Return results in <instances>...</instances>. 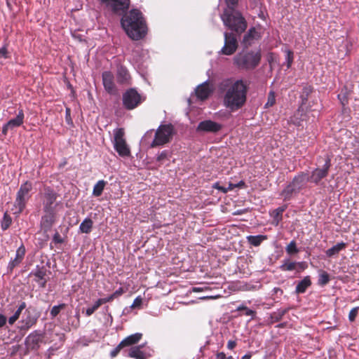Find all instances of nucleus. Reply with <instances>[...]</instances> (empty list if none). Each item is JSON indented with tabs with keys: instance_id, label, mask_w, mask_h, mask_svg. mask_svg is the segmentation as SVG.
I'll use <instances>...</instances> for the list:
<instances>
[{
	"instance_id": "1",
	"label": "nucleus",
	"mask_w": 359,
	"mask_h": 359,
	"mask_svg": "<svg viewBox=\"0 0 359 359\" xmlns=\"http://www.w3.org/2000/svg\"><path fill=\"white\" fill-rule=\"evenodd\" d=\"M219 88L225 93L224 105L231 111L238 110L245 103L247 86L242 80L224 79L219 83Z\"/></svg>"
},
{
	"instance_id": "2",
	"label": "nucleus",
	"mask_w": 359,
	"mask_h": 359,
	"mask_svg": "<svg viewBox=\"0 0 359 359\" xmlns=\"http://www.w3.org/2000/svg\"><path fill=\"white\" fill-rule=\"evenodd\" d=\"M121 25L127 35L133 40L142 39L147 32L142 13L137 9H132L125 13L121 19Z\"/></svg>"
},
{
	"instance_id": "3",
	"label": "nucleus",
	"mask_w": 359,
	"mask_h": 359,
	"mask_svg": "<svg viewBox=\"0 0 359 359\" xmlns=\"http://www.w3.org/2000/svg\"><path fill=\"white\" fill-rule=\"evenodd\" d=\"M226 8L221 15L224 25L236 32L241 34L247 28V22L242 14L236 9L238 0H225Z\"/></svg>"
},
{
	"instance_id": "4",
	"label": "nucleus",
	"mask_w": 359,
	"mask_h": 359,
	"mask_svg": "<svg viewBox=\"0 0 359 359\" xmlns=\"http://www.w3.org/2000/svg\"><path fill=\"white\" fill-rule=\"evenodd\" d=\"M261 53L259 51L241 52L233 57V63L240 69H253L259 63Z\"/></svg>"
},
{
	"instance_id": "5",
	"label": "nucleus",
	"mask_w": 359,
	"mask_h": 359,
	"mask_svg": "<svg viewBox=\"0 0 359 359\" xmlns=\"http://www.w3.org/2000/svg\"><path fill=\"white\" fill-rule=\"evenodd\" d=\"M318 166L309 174V182L316 185L320 184L321 181L327 177L332 165L331 158L328 155L319 157L317 160Z\"/></svg>"
},
{
	"instance_id": "6",
	"label": "nucleus",
	"mask_w": 359,
	"mask_h": 359,
	"mask_svg": "<svg viewBox=\"0 0 359 359\" xmlns=\"http://www.w3.org/2000/svg\"><path fill=\"white\" fill-rule=\"evenodd\" d=\"M32 190V184L26 181L21 184L16 194V198L11 209L14 215H20L26 207V204L31 197V191Z\"/></svg>"
},
{
	"instance_id": "7",
	"label": "nucleus",
	"mask_w": 359,
	"mask_h": 359,
	"mask_svg": "<svg viewBox=\"0 0 359 359\" xmlns=\"http://www.w3.org/2000/svg\"><path fill=\"white\" fill-rule=\"evenodd\" d=\"M174 134V128L171 124L161 125L157 128L155 137L151 143V147L164 145L170 142Z\"/></svg>"
},
{
	"instance_id": "8",
	"label": "nucleus",
	"mask_w": 359,
	"mask_h": 359,
	"mask_svg": "<svg viewBox=\"0 0 359 359\" xmlns=\"http://www.w3.org/2000/svg\"><path fill=\"white\" fill-rule=\"evenodd\" d=\"M114 147L115 150L121 156H128L130 154V149L124 138V130L123 128H117L114 131Z\"/></svg>"
},
{
	"instance_id": "9",
	"label": "nucleus",
	"mask_w": 359,
	"mask_h": 359,
	"mask_svg": "<svg viewBox=\"0 0 359 359\" xmlns=\"http://www.w3.org/2000/svg\"><path fill=\"white\" fill-rule=\"evenodd\" d=\"M141 102V95L134 88L128 90L123 95V106L128 110L136 108Z\"/></svg>"
},
{
	"instance_id": "10",
	"label": "nucleus",
	"mask_w": 359,
	"mask_h": 359,
	"mask_svg": "<svg viewBox=\"0 0 359 359\" xmlns=\"http://www.w3.org/2000/svg\"><path fill=\"white\" fill-rule=\"evenodd\" d=\"M224 44L220 53L231 55L235 53L238 47L237 39L233 34L224 32Z\"/></svg>"
},
{
	"instance_id": "11",
	"label": "nucleus",
	"mask_w": 359,
	"mask_h": 359,
	"mask_svg": "<svg viewBox=\"0 0 359 359\" xmlns=\"http://www.w3.org/2000/svg\"><path fill=\"white\" fill-rule=\"evenodd\" d=\"M57 194L51 189H45L43 199V209L44 212L55 211L54 203L57 199Z\"/></svg>"
},
{
	"instance_id": "12",
	"label": "nucleus",
	"mask_w": 359,
	"mask_h": 359,
	"mask_svg": "<svg viewBox=\"0 0 359 359\" xmlns=\"http://www.w3.org/2000/svg\"><path fill=\"white\" fill-rule=\"evenodd\" d=\"M222 128V126L217 123L215 121L211 120H205L201 121L197 128V132H203V133H216L219 132Z\"/></svg>"
},
{
	"instance_id": "13",
	"label": "nucleus",
	"mask_w": 359,
	"mask_h": 359,
	"mask_svg": "<svg viewBox=\"0 0 359 359\" xmlns=\"http://www.w3.org/2000/svg\"><path fill=\"white\" fill-rule=\"evenodd\" d=\"M106 6L109 8L112 11L117 13L119 11H125L130 5V0H100Z\"/></svg>"
},
{
	"instance_id": "14",
	"label": "nucleus",
	"mask_w": 359,
	"mask_h": 359,
	"mask_svg": "<svg viewBox=\"0 0 359 359\" xmlns=\"http://www.w3.org/2000/svg\"><path fill=\"white\" fill-rule=\"evenodd\" d=\"M102 77L105 90L109 94H115L116 89L113 74L109 71H106L102 73Z\"/></svg>"
},
{
	"instance_id": "15",
	"label": "nucleus",
	"mask_w": 359,
	"mask_h": 359,
	"mask_svg": "<svg viewBox=\"0 0 359 359\" xmlns=\"http://www.w3.org/2000/svg\"><path fill=\"white\" fill-rule=\"evenodd\" d=\"M24 113L20 109L15 118L11 119L2 128V133L6 135L8 131L20 126L23 123Z\"/></svg>"
},
{
	"instance_id": "16",
	"label": "nucleus",
	"mask_w": 359,
	"mask_h": 359,
	"mask_svg": "<svg viewBox=\"0 0 359 359\" xmlns=\"http://www.w3.org/2000/svg\"><path fill=\"white\" fill-rule=\"evenodd\" d=\"M45 215L42 216L40 225L41 228L45 231H48L56 220V214L55 211L44 212Z\"/></svg>"
},
{
	"instance_id": "17",
	"label": "nucleus",
	"mask_w": 359,
	"mask_h": 359,
	"mask_svg": "<svg viewBox=\"0 0 359 359\" xmlns=\"http://www.w3.org/2000/svg\"><path fill=\"white\" fill-rule=\"evenodd\" d=\"M42 340V334L39 331H34L25 339L26 346L31 349L36 350L39 347V343Z\"/></svg>"
},
{
	"instance_id": "18",
	"label": "nucleus",
	"mask_w": 359,
	"mask_h": 359,
	"mask_svg": "<svg viewBox=\"0 0 359 359\" xmlns=\"http://www.w3.org/2000/svg\"><path fill=\"white\" fill-rule=\"evenodd\" d=\"M212 90V86H210L208 81H205L196 88V95L198 99L204 100L209 97Z\"/></svg>"
},
{
	"instance_id": "19",
	"label": "nucleus",
	"mask_w": 359,
	"mask_h": 359,
	"mask_svg": "<svg viewBox=\"0 0 359 359\" xmlns=\"http://www.w3.org/2000/svg\"><path fill=\"white\" fill-rule=\"evenodd\" d=\"M26 318L20 321L19 329L20 331H27L36 323L38 316L31 313L29 309L25 311Z\"/></svg>"
},
{
	"instance_id": "20",
	"label": "nucleus",
	"mask_w": 359,
	"mask_h": 359,
	"mask_svg": "<svg viewBox=\"0 0 359 359\" xmlns=\"http://www.w3.org/2000/svg\"><path fill=\"white\" fill-rule=\"evenodd\" d=\"M47 270L44 266H36L34 271L30 273V276H35V281L39 283L40 287H45L47 280L46 279Z\"/></svg>"
},
{
	"instance_id": "21",
	"label": "nucleus",
	"mask_w": 359,
	"mask_h": 359,
	"mask_svg": "<svg viewBox=\"0 0 359 359\" xmlns=\"http://www.w3.org/2000/svg\"><path fill=\"white\" fill-rule=\"evenodd\" d=\"M309 182V174L306 172H299L292 179L291 183L297 188L299 191L306 187V184Z\"/></svg>"
},
{
	"instance_id": "22",
	"label": "nucleus",
	"mask_w": 359,
	"mask_h": 359,
	"mask_svg": "<svg viewBox=\"0 0 359 359\" xmlns=\"http://www.w3.org/2000/svg\"><path fill=\"white\" fill-rule=\"evenodd\" d=\"M116 76L118 83L122 84L129 83L130 76L128 69L122 65H119L118 67Z\"/></svg>"
},
{
	"instance_id": "23",
	"label": "nucleus",
	"mask_w": 359,
	"mask_h": 359,
	"mask_svg": "<svg viewBox=\"0 0 359 359\" xmlns=\"http://www.w3.org/2000/svg\"><path fill=\"white\" fill-rule=\"evenodd\" d=\"M299 190L291 183L290 182L285 188L281 191L280 196L283 197L284 201H290L291 200L294 196L299 194Z\"/></svg>"
},
{
	"instance_id": "24",
	"label": "nucleus",
	"mask_w": 359,
	"mask_h": 359,
	"mask_svg": "<svg viewBox=\"0 0 359 359\" xmlns=\"http://www.w3.org/2000/svg\"><path fill=\"white\" fill-rule=\"evenodd\" d=\"M142 334L141 333L131 334L121 341V346L126 347L135 344L142 339Z\"/></svg>"
},
{
	"instance_id": "25",
	"label": "nucleus",
	"mask_w": 359,
	"mask_h": 359,
	"mask_svg": "<svg viewBox=\"0 0 359 359\" xmlns=\"http://www.w3.org/2000/svg\"><path fill=\"white\" fill-rule=\"evenodd\" d=\"M143 346V345H140L130 348L127 355L135 359H146L145 353L141 351Z\"/></svg>"
},
{
	"instance_id": "26",
	"label": "nucleus",
	"mask_w": 359,
	"mask_h": 359,
	"mask_svg": "<svg viewBox=\"0 0 359 359\" xmlns=\"http://www.w3.org/2000/svg\"><path fill=\"white\" fill-rule=\"evenodd\" d=\"M311 285V278L309 276H305L296 286L295 292L297 294L304 293L306 289Z\"/></svg>"
},
{
	"instance_id": "27",
	"label": "nucleus",
	"mask_w": 359,
	"mask_h": 359,
	"mask_svg": "<svg viewBox=\"0 0 359 359\" xmlns=\"http://www.w3.org/2000/svg\"><path fill=\"white\" fill-rule=\"evenodd\" d=\"M346 246V244L344 242H341L334 245L331 248L326 250L325 254L328 257H332L337 255L341 250H344Z\"/></svg>"
},
{
	"instance_id": "28",
	"label": "nucleus",
	"mask_w": 359,
	"mask_h": 359,
	"mask_svg": "<svg viewBox=\"0 0 359 359\" xmlns=\"http://www.w3.org/2000/svg\"><path fill=\"white\" fill-rule=\"evenodd\" d=\"M93 224L92 219L87 217L81 223L79 230L81 233H89L92 230Z\"/></svg>"
},
{
	"instance_id": "29",
	"label": "nucleus",
	"mask_w": 359,
	"mask_h": 359,
	"mask_svg": "<svg viewBox=\"0 0 359 359\" xmlns=\"http://www.w3.org/2000/svg\"><path fill=\"white\" fill-rule=\"evenodd\" d=\"M107 182L104 180H99L93 187V195L98 197L101 196Z\"/></svg>"
},
{
	"instance_id": "30",
	"label": "nucleus",
	"mask_w": 359,
	"mask_h": 359,
	"mask_svg": "<svg viewBox=\"0 0 359 359\" xmlns=\"http://www.w3.org/2000/svg\"><path fill=\"white\" fill-rule=\"evenodd\" d=\"M285 210V207H279L273 211V223L278 225L282 220V215Z\"/></svg>"
},
{
	"instance_id": "31",
	"label": "nucleus",
	"mask_w": 359,
	"mask_h": 359,
	"mask_svg": "<svg viewBox=\"0 0 359 359\" xmlns=\"http://www.w3.org/2000/svg\"><path fill=\"white\" fill-rule=\"evenodd\" d=\"M265 238L266 236L262 235L249 236L247 237L248 242L254 246L259 245Z\"/></svg>"
},
{
	"instance_id": "32",
	"label": "nucleus",
	"mask_w": 359,
	"mask_h": 359,
	"mask_svg": "<svg viewBox=\"0 0 359 359\" xmlns=\"http://www.w3.org/2000/svg\"><path fill=\"white\" fill-rule=\"evenodd\" d=\"M255 33V28H251L244 35L243 43L245 46H248L251 43V41L254 39V34Z\"/></svg>"
},
{
	"instance_id": "33",
	"label": "nucleus",
	"mask_w": 359,
	"mask_h": 359,
	"mask_svg": "<svg viewBox=\"0 0 359 359\" xmlns=\"http://www.w3.org/2000/svg\"><path fill=\"white\" fill-rule=\"evenodd\" d=\"M330 281V276L325 271H320L319 273L318 285L324 286Z\"/></svg>"
},
{
	"instance_id": "34",
	"label": "nucleus",
	"mask_w": 359,
	"mask_h": 359,
	"mask_svg": "<svg viewBox=\"0 0 359 359\" xmlns=\"http://www.w3.org/2000/svg\"><path fill=\"white\" fill-rule=\"evenodd\" d=\"M285 250L288 255H294L299 252V249L297 248L295 241H290L285 248Z\"/></svg>"
},
{
	"instance_id": "35",
	"label": "nucleus",
	"mask_w": 359,
	"mask_h": 359,
	"mask_svg": "<svg viewBox=\"0 0 359 359\" xmlns=\"http://www.w3.org/2000/svg\"><path fill=\"white\" fill-rule=\"evenodd\" d=\"M12 222L11 217L6 212L4 215L3 219L1 222V227L2 230L5 231L9 228Z\"/></svg>"
},
{
	"instance_id": "36",
	"label": "nucleus",
	"mask_w": 359,
	"mask_h": 359,
	"mask_svg": "<svg viewBox=\"0 0 359 359\" xmlns=\"http://www.w3.org/2000/svg\"><path fill=\"white\" fill-rule=\"evenodd\" d=\"M65 304H60L59 305L53 306L50 312L51 318H55L59 314L60 311L65 308Z\"/></svg>"
},
{
	"instance_id": "37",
	"label": "nucleus",
	"mask_w": 359,
	"mask_h": 359,
	"mask_svg": "<svg viewBox=\"0 0 359 359\" xmlns=\"http://www.w3.org/2000/svg\"><path fill=\"white\" fill-rule=\"evenodd\" d=\"M297 265L296 262H291L289 261L285 262L280 266V269L282 271H292L295 269Z\"/></svg>"
},
{
	"instance_id": "38",
	"label": "nucleus",
	"mask_w": 359,
	"mask_h": 359,
	"mask_svg": "<svg viewBox=\"0 0 359 359\" xmlns=\"http://www.w3.org/2000/svg\"><path fill=\"white\" fill-rule=\"evenodd\" d=\"M26 252L25 247L22 244L16 250L15 257L22 261Z\"/></svg>"
},
{
	"instance_id": "39",
	"label": "nucleus",
	"mask_w": 359,
	"mask_h": 359,
	"mask_svg": "<svg viewBox=\"0 0 359 359\" xmlns=\"http://www.w3.org/2000/svg\"><path fill=\"white\" fill-rule=\"evenodd\" d=\"M276 102L275 93L273 91H270L268 95V100L265 104L266 107H272Z\"/></svg>"
},
{
	"instance_id": "40",
	"label": "nucleus",
	"mask_w": 359,
	"mask_h": 359,
	"mask_svg": "<svg viewBox=\"0 0 359 359\" xmlns=\"http://www.w3.org/2000/svg\"><path fill=\"white\" fill-rule=\"evenodd\" d=\"M286 309H279L272 314V318L275 319L276 321H278L282 319L283 316L286 313Z\"/></svg>"
},
{
	"instance_id": "41",
	"label": "nucleus",
	"mask_w": 359,
	"mask_h": 359,
	"mask_svg": "<svg viewBox=\"0 0 359 359\" xmlns=\"http://www.w3.org/2000/svg\"><path fill=\"white\" fill-rule=\"evenodd\" d=\"M100 306V304H99V302L97 300L92 306H90L86 309V316H91Z\"/></svg>"
},
{
	"instance_id": "42",
	"label": "nucleus",
	"mask_w": 359,
	"mask_h": 359,
	"mask_svg": "<svg viewBox=\"0 0 359 359\" xmlns=\"http://www.w3.org/2000/svg\"><path fill=\"white\" fill-rule=\"evenodd\" d=\"M22 261L18 258L15 257L13 259H11L8 263V268L10 271H12L15 266L19 265Z\"/></svg>"
},
{
	"instance_id": "43",
	"label": "nucleus",
	"mask_w": 359,
	"mask_h": 359,
	"mask_svg": "<svg viewBox=\"0 0 359 359\" xmlns=\"http://www.w3.org/2000/svg\"><path fill=\"white\" fill-rule=\"evenodd\" d=\"M22 261L18 258L15 257L13 259H11L8 263V268L10 271H12L15 266L19 265Z\"/></svg>"
},
{
	"instance_id": "44",
	"label": "nucleus",
	"mask_w": 359,
	"mask_h": 359,
	"mask_svg": "<svg viewBox=\"0 0 359 359\" xmlns=\"http://www.w3.org/2000/svg\"><path fill=\"white\" fill-rule=\"evenodd\" d=\"M359 307L353 308L348 314V320L351 322H353L355 320L356 316H358Z\"/></svg>"
},
{
	"instance_id": "45",
	"label": "nucleus",
	"mask_w": 359,
	"mask_h": 359,
	"mask_svg": "<svg viewBox=\"0 0 359 359\" xmlns=\"http://www.w3.org/2000/svg\"><path fill=\"white\" fill-rule=\"evenodd\" d=\"M286 61L287 63V67L290 68L293 61V53L290 50L287 51Z\"/></svg>"
},
{
	"instance_id": "46",
	"label": "nucleus",
	"mask_w": 359,
	"mask_h": 359,
	"mask_svg": "<svg viewBox=\"0 0 359 359\" xmlns=\"http://www.w3.org/2000/svg\"><path fill=\"white\" fill-rule=\"evenodd\" d=\"M123 348H124V347L123 346H121V343L120 342V344L114 349H113L111 351V353H110L111 357V358L116 357Z\"/></svg>"
},
{
	"instance_id": "47",
	"label": "nucleus",
	"mask_w": 359,
	"mask_h": 359,
	"mask_svg": "<svg viewBox=\"0 0 359 359\" xmlns=\"http://www.w3.org/2000/svg\"><path fill=\"white\" fill-rule=\"evenodd\" d=\"M168 158V152L167 151H163L156 158L158 162H162L165 159Z\"/></svg>"
},
{
	"instance_id": "48",
	"label": "nucleus",
	"mask_w": 359,
	"mask_h": 359,
	"mask_svg": "<svg viewBox=\"0 0 359 359\" xmlns=\"http://www.w3.org/2000/svg\"><path fill=\"white\" fill-rule=\"evenodd\" d=\"M114 299V297L111 294L109 295V297H105V298H101V299H97V302H99V304H100V306L103 304H105L107 302H109L111 301H112Z\"/></svg>"
},
{
	"instance_id": "49",
	"label": "nucleus",
	"mask_w": 359,
	"mask_h": 359,
	"mask_svg": "<svg viewBox=\"0 0 359 359\" xmlns=\"http://www.w3.org/2000/svg\"><path fill=\"white\" fill-rule=\"evenodd\" d=\"M53 241L55 243H63V239L61 237V236L60 235V233L58 232H56L53 237Z\"/></svg>"
},
{
	"instance_id": "50",
	"label": "nucleus",
	"mask_w": 359,
	"mask_h": 359,
	"mask_svg": "<svg viewBox=\"0 0 359 359\" xmlns=\"http://www.w3.org/2000/svg\"><path fill=\"white\" fill-rule=\"evenodd\" d=\"M142 299L140 297H137L134 299L133 303L131 306L133 308H135V307L140 306L142 304Z\"/></svg>"
},
{
	"instance_id": "51",
	"label": "nucleus",
	"mask_w": 359,
	"mask_h": 359,
	"mask_svg": "<svg viewBox=\"0 0 359 359\" xmlns=\"http://www.w3.org/2000/svg\"><path fill=\"white\" fill-rule=\"evenodd\" d=\"M124 292V290L122 287L118 288L111 295L113 296L114 299L121 296Z\"/></svg>"
},
{
	"instance_id": "52",
	"label": "nucleus",
	"mask_w": 359,
	"mask_h": 359,
	"mask_svg": "<svg viewBox=\"0 0 359 359\" xmlns=\"http://www.w3.org/2000/svg\"><path fill=\"white\" fill-rule=\"evenodd\" d=\"M6 317L3 314H0V328L3 327L6 325Z\"/></svg>"
},
{
	"instance_id": "53",
	"label": "nucleus",
	"mask_w": 359,
	"mask_h": 359,
	"mask_svg": "<svg viewBox=\"0 0 359 359\" xmlns=\"http://www.w3.org/2000/svg\"><path fill=\"white\" fill-rule=\"evenodd\" d=\"M236 346V342L235 341H233V340H229L227 343V348L229 349H233Z\"/></svg>"
},
{
	"instance_id": "54",
	"label": "nucleus",
	"mask_w": 359,
	"mask_h": 359,
	"mask_svg": "<svg viewBox=\"0 0 359 359\" xmlns=\"http://www.w3.org/2000/svg\"><path fill=\"white\" fill-rule=\"evenodd\" d=\"M245 316H251L252 318L255 316L256 313L255 311L248 309V307L245 309Z\"/></svg>"
},
{
	"instance_id": "55",
	"label": "nucleus",
	"mask_w": 359,
	"mask_h": 359,
	"mask_svg": "<svg viewBox=\"0 0 359 359\" xmlns=\"http://www.w3.org/2000/svg\"><path fill=\"white\" fill-rule=\"evenodd\" d=\"M18 319V318H17L14 315H13L8 318V323L10 325H13Z\"/></svg>"
},
{
	"instance_id": "56",
	"label": "nucleus",
	"mask_w": 359,
	"mask_h": 359,
	"mask_svg": "<svg viewBox=\"0 0 359 359\" xmlns=\"http://www.w3.org/2000/svg\"><path fill=\"white\" fill-rule=\"evenodd\" d=\"M7 50L6 48H1L0 49V57H6Z\"/></svg>"
},
{
	"instance_id": "57",
	"label": "nucleus",
	"mask_w": 359,
	"mask_h": 359,
	"mask_svg": "<svg viewBox=\"0 0 359 359\" xmlns=\"http://www.w3.org/2000/svg\"><path fill=\"white\" fill-rule=\"evenodd\" d=\"M217 358L218 359H226V354L223 352H220V353H218L217 354Z\"/></svg>"
},
{
	"instance_id": "58",
	"label": "nucleus",
	"mask_w": 359,
	"mask_h": 359,
	"mask_svg": "<svg viewBox=\"0 0 359 359\" xmlns=\"http://www.w3.org/2000/svg\"><path fill=\"white\" fill-rule=\"evenodd\" d=\"M214 187L217 188V189L219 190H222L224 193H226L228 189L224 188V187H219L217 185V184H216Z\"/></svg>"
},
{
	"instance_id": "59",
	"label": "nucleus",
	"mask_w": 359,
	"mask_h": 359,
	"mask_svg": "<svg viewBox=\"0 0 359 359\" xmlns=\"http://www.w3.org/2000/svg\"><path fill=\"white\" fill-rule=\"evenodd\" d=\"M26 307V304L25 302H22L20 304V305L19 306V307L18 308L19 310H20L21 311H22V310Z\"/></svg>"
},
{
	"instance_id": "60",
	"label": "nucleus",
	"mask_w": 359,
	"mask_h": 359,
	"mask_svg": "<svg viewBox=\"0 0 359 359\" xmlns=\"http://www.w3.org/2000/svg\"><path fill=\"white\" fill-rule=\"evenodd\" d=\"M21 313H22V311L18 309L13 315H14L17 318H19V317H20V316Z\"/></svg>"
},
{
	"instance_id": "61",
	"label": "nucleus",
	"mask_w": 359,
	"mask_h": 359,
	"mask_svg": "<svg viewBox=\"0 0 359 359\" xmlns=\"http://www.w3.org/2000/svg\"><path fill=\"white\" fill-rule=\"evenodd\" d=\"M252 357V355L250 353L245 354L243 355L241 359H250Z\"/></svg>"
},
{
	"instance_id": "62",
	"label": "nucleus",
	"mask_w": 359,
	"mask_h": 359,
	"mask_svg": "<svg viewBox=\"0 0 359 359\" xmlns=\"http://www.w3.org/2000/svg\"><path fill=\"white\" fill-rule=\"evenodd\" d=\"M247 307L245 306H243V305H241V306H239L238 308H237V311H245V309H246Z\"/></svg>"
},
{
	"instance_id": "63",
	"label": "nucleus",
	"mask_w": 359,
	"mask_h": 359,
	"mask_svg": "<svg viewBox=\"0 0 359 359\" xmlns=\"http://www.w3.org/2000/svg\"><path fill=\"white\" fill-rule=\"evenodd\" d=\"M268 60H269V62L270 64H271L272 61H273V55L271 54L269 56V58H268Z\"/></svg>"
},
{
	"instance_id": "64",
	"label": "nucleus",
	"mask_w": 359,
	"mask_h": 359,
	"mask_svg": "<svg viewBox=\"0 0 359 359\" xmlns=\"http://www.w3.org/2000/svg\"><path fill=\"white\" fill-rule=\"evenodd\" d=\"M243 185H244V182H243V181H241V182L238 184V185H237V186H238V187H241V186H243Z\"/></svg>"
}]
</instances>
